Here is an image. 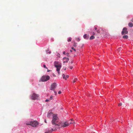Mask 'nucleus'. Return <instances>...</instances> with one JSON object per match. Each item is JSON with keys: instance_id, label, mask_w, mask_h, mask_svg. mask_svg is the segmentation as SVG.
Instances as JSON below:
<instances>
[{"instance_id": "f257e3e1", "label": "nucleus", "mask_w": 133, "mask_h": 133, "mask_svg": "<svg viewBox=\"0 0 133 133\" xmlns=\"http://www.w3.org/2000/svg\"><path fill=\"white\" fill-rule=\"evenodd\" d=\"M59 119L57 116V114H54L52 115V117L51 121V123L53 125L55 126L60 125V123H59Z\"/></svg>"}, {"instance_id": "f03ea898", "label": "nucleus", "mask_w": 133, "mask_h": 133, "mask_svg": "<svg viewBox=\"0 0 133 133\" xmlns=\"http://www.w3.org/2000/svg\"><path fill=\"white\" fill-rule=\"evenodd\" d=\"M55 66L56 68L58 74H60L59 71L61 67V64H58L57 62H55Z\"/></svg>"}, {"instance_id": "7ed1b4c3", "label": "nucleus", "mask_w": 133, "mask_h": 133, "mask_svg": "<svg viewBox=\"0 0 133 133\" xmlns=\"http://www.w3.org/2000/svg\"><path fill=\"white\" fill-rule=\"evenodd\" d=\"M50 79V77L48 75H43L41 78V80L43 82H46L49 80Z\"/></svg>"}, {"instance_id": "20e7f679", "label": "nucleus", "mask_w": 133, "mask_h": 133, "mask_svg": "<svg viewBox=\"0 0 133 133\" xmlns=\"http://www.w3.org/2000/svg\"><path fill=\"white\" fill-rule=\"evenodd\" d=\"M26 124L27 125H30L34 127H35L38 125V123L37 121H34L27 123Z\"/></svg>"}, {"instance_id": "39448f33", "label": "nucleus", "mask_w": 133, "mask_h": 133, "mask_svg": "<svg viewBox=\"0 0 133 133\" xmlns=\"http://www.w3.org/2000/svg\"><path fill=\"white\" fill-rule=\"evenodd\" d=\"M72 123L70 121L68 122H66L64 123H63L60 124L61 126L63 127H65L68 126L69 124H71Z\"/></svg>"}, {"instance_id": "423d86ee", "label": "nucleus", "mask_w": 133, "mask_h": 133, "mask_svg": "<svg viewBox=\"0 0 133 133\" xmlns=\"http://www.w3.org/2000/svg\"><path fill=\"white\" fill-rule=\"evenodd\" d=\"M39 97L38 95L35 93L33 94L31 96V98L32 99L35 100L38 99Z\"/></svg>"}, {"instance_id": "0eeeda50", "label": "nucleus", "mask_w": 133, "mask_h": 133, "mask_svg": "<svg viewBox=\"0 0 133 133\" xmlns=\"http://www.w3.org/2000/svg\"><path fill=\"white\" fill-rule=\"evenodd\" d=\"M56 85L57 84L56 83H52L51 85L50 90H54L56 88Z\"/></svg>"}, {"instance_id": "6e6552de", "label": "nucleus", "mask_w": 133, "mask_h": 133, "mask_svg": "<svg viewBox=\"0 0 133 133\" xmlns=\"http://www.w3.org/2000/svg\"><path fill=\"white\" fill-rule=\"evenodd\" d=\"M127 30V28H124L121 32L122 35H123L125 34H128V31Z\"/></svg>"}, {"instance_id": "1a4fd4ad", "label": "nucleus", "mask_w": 133, "mask_h": 133, "mask_svg": "<svg viewBox=\"0 0 133 133\" xmlns=\"http://www.w3.org/2000/svg\"><path fill=\"white\" fill-rule=\"evenodd\" d=\"M56 129L55 127H54L53 128L51 129V130H49L46 131L45 133H51V132L55 130Z\"/></svg>"}, {"instance_id": "9d476101", "label": "nucleus", "mask_w": 133, "mask_h": 133, "mask_svg": "<svg viewBox=\"0 0 133 133\" xmlns=\"http://www.w3.org/2000/svg\"><path fill=\"white\" fill-rule=\"evenodd\" d=\"M128 25L129 27H131L133 26V24L132 23L130 22L129 23Z\"/></svg>"}, {"instance_id": "9b49d317", "label": "nucleus", "mask_w": 133, "mask_h": 133, "mask_svg": "<svg viewBox=\"0 0 133 133\" xmlns=\"http://www.w3.org/2000/svg\"><path fill=\"white\" fill-rule=\"evenodd\" d=\"M52 114L51 112H50L48 113L47 115V117H49Z\"/></svg>"}, {"instance_id": "f8f14e48", "label": "nucleus", "mask_w": 133, "mask_h": 133, "mask_svg": "<svg viewBox=\"0 0 133 133\" xmlns=\"http://www.w3.org/2000/svg\"><path fill=\"white\" fill-rule=\"evenodd\" d=\"M83 37L84 39H88V37H87L86 34H84L83 36Z\"/></svg>"}, {"instance_id": "ddd939ff", "label": "nucleus", "mask_w": 133, "mask_h": 133, "mask_svg": "<svg viewBox=\"0 0 133 133\" xmlns=\"http://www.w3.org/2000/svg\"><path fill=\"white\" fill-rule=\"evenodd\" d=\"M69 59L68 58H67V59L63 62V63H67L68 62V61L69 60Z\"/></svg>"}, {"instance_id": "4468645a", "label": "nucleus", "mask_w": 133, "mask_h": 133, "mask_svg": "<svg viewBox=\"0 0 133 133\" xmlns=\"http://www.w3.org/2000/svg\"><path fill=\"white\" fill-rule=\"evenodd\" d=\"M128 37V36L127 35H124L123 36V38L127 39Z\"/></svg>"}, {"instance_id": "2eb2a0df", "label": "nucleus", "mask_w": 133, "mask_h": 133, "mask_svg": "<svg viewBox=\"0 0 133 133\" xmlns=\"http://www.w3.org/2000/svg\"><path fill=\"white\" fill-rule=\"evenodd\" d=\"M94 38H95L94 36H93L92 35V36H91L90 37V40H91V39H92Z\"/></svg>"}, {"instance_id": "dca6fc26", "label": "nucleus", "mask_w": 133, "mask_h": 133, "mask_svg": "<svg viewBox=\"0 0 133 133\" xmlns=\"http://www.w3.org/2000/svg\"><path fill=\"white\" fill-rule=\"evenodd\" d=\"M71 38L70 37L69 38L68 40V42H69L70 41H71Z\"/></svg>"}, {"instance_id": "f3484780", "label": "nucleus", "mask_w": 133, "mask_h": 133, "mask_svg": "<svg viewBox=\"0 0 133 133\" xmlns=\"http://www.w3.org/2000/svg\"><path fill=\"white\" fill-rule=\"evenodd\" d=\"M62 76H63V78L64 79H65V80H66V77H65V76L64 74H63V75H62Z\"/></svg>"}, {"instance_id": "a211bd4d", "label": "nucleus", "mask_w": 133, "mask_h": 133, "mask_svg": "<svg viewBox=\"0 0 133 133\" xmlns=\"http://www.w3.org/2000/svg\"><path fill=\"white\" fill-rule=\"evenodd\" d=\"M76 43L75 42H74V44L73 45V46L75 47H76Z\"/></svg>"}, {"instance_id": "6ab92c4d", "label": "nucleus", "mask_w": 133, "mask_h": 133, "mask_svg": "<svg viewBox=\"0 0 133 133\" xmlns=\"http://www.w3.org/2000/svg\"><path fill=\"white\" fill-rule=\"evenodd\" d=\"M77 80V79H75L73 81V83H75L76 81Z\"/></svg>"}, {"instance_id": "aec40b11", "label": "nucleus", "mask_w": 133, "mask_h": 133, "mask_svg": "<svg viewBox=\"0 0 133 133\" xmlns=\"http://www.w3.org/2000/svg\"><path fill=\"white\" fill-rule=\"evenodd\" d=\"M43 66L44 67V68L46 69H48L47 68V67H46V66L45 64H44L43 65Z\"/></svg>"}, {"instance_id": "412c9836", "label": "nucleus", "mask_w": 133, "mask_h": 133, "mask_svg": "<svg viewBox=\"0 0 133 133\" xmlns=\"http://www.w3.org/2000/svg\"><path fill=\"white\" fill-rule=\"evenodd\" d=\"M53 99V96H51L50 97V99L51 100Z\"/></svg>"}, {"instance_id": "4be33fe9", "label": "nucleus", "mask_w": 133, "mask_h": 133, "mask_svg": "<svg viewBox=\"0 0 133 133\" xmlns=\"http://www.w3.org/2000/svg\"><path fill=\"white\" fill-rule=\"evenodd\" d=\"M66 56H67L68 57H69L70 56L69 55V54L68 53H66Z\"/></svg>"}, {"instance_id": "5701e85b", "label": "nucleus", "mask_w": 133, "mask_h": 133, "mask_svg": "<svg viewBox=\"0 0 133 133\" xmlns=\"http://www.w3.org/2000/svg\"><path fill=\"white\" fill-rule=\"evenodd\" d=\"M72 49H73L75 51H76V50L75 49H74V48L73 47H72L71 48Z\"/></svg>"}, {"instance_id": "b1692460", "label": "nucleus", "mask_w": 133, "mask_h": 133, "mask_svg": "<svg viewBox=\"0 0 133 133\" xmlns=\"http://www.w3.org/2000/svg\"><path fill=\"white\" fill-rule=\"evenodd\" d=\"M122 105V103H120L119 104H118V105L119 106H121Z\"/></svg>"}, {"instance_id": "393cba45", "label": "nucleus", "mask_w": 133, "mask_h": 133, "mask_svg": "<svg viewBox=\"0 0 133 133\" xmlns=\"http://www.w3.org/2000/svg\"><path fill=\"white\" fill-rule=\"evenodd\" d=\"M67 58H66V57H64L63 58V59L64 60H65V59H66H66H67Z\"/></svg>"}, {"instance_id": "a878e982", "label": "nucleus", "mask_w": 133, "mask_h": 133, "mask_svg": "<svg viewBox=\"0 0 133 133\" xmlns=\"http://www.w3.org/2000/svg\"><path fill=\"white\" fill-rule=\"evenodd\" d=\"M78 41H79L80 40V39L79 38H78L77 40Z\"/></svg>"}, {"instance_id": "bb28decb", "label": "nucleus", "mask_w": 133, "mask_h": 133, "mask_svg": "<svg viewBox=\"0 0 133 133\" xmlns=\"http://www.w3.org/2000/svg\"><path fill=\"white\" fill-rule=\"evenodd\" d=\"M61 93V91H59L58 92V94H60Z\"/></svg>"}, {"instance_id": "cd10ccee", "label": "nucleus", "mask_w": 133, "mask_h": 133, "mask_svg": "<svg viewBox=\"0 0 133 133\" xmlns=\"http://www.w3.org/2000/svg\"><path fill=\"white\" fill-rule=\"evenodd\" d=\"M94 29H95V30H96L97 29V27L96 26H95L94 27Z\"/></svg>"}, {"instance_id": "c85d7f7f", "label": "nucleus", "mask_w": 133, "mask_h": 133, "mask_svg": "<svg viewBox=\"0 0 133 133\" xmlns=\"http://www.w3.org/2000/svg\"><path fill=\"white\" fill-rule=\"evenodd\" d=\"M97 32L98 33H99L100 32V31L99 30H97Z\"/></svg>"}, {"instance_id": "c756f323", "label": "nucleus", "mask_w": 133, "mask_h": 133, "mask_svg": "<svg viewBox=\"0 0 133 133\" xmlns=\"http://www.w3.org/2000/svg\"><path fill=\"white\" fill-rule=\"evenodd\" d=\"M49 101V99H46V100H45V101L46 102H48V101Z\"/></svg>"}, {"instance_id": "7c9ffc66", "label": "nucleus", "mask_w": 133, "mask_h": 133, "mask_svg": "<svg viewBox=\"0 0 133 133\" xmlns=\"http://www.w3.org/2000/svg\"><path fill=\"white\" fill-rule=\"evenodd\" d=\"M70 69H72V68H73V67L72 66H70Z\"/></svg>"}, {"instance_id": "2f4dec72", "label": "nucleus", "mask_w": 133, "mask_h": 133, "mask_svg": "<svg viewBox=\"0 0 133 133\" xmlns=\"http://www.w3.org/2000/svg\"><path fill=\"white\" fill-rule=\"evenodd\" d=\"M54 93H55V95H56L57 94V92L56 91H54Z\"/></svg>"}, {"instance_id": "473e14b6", "label": "nucleus", "mask_w": 133, "mask_h": 133, "mask_svg": "<svg viewBox=\"0 0 133 133\" xmlns=\"http://www.w3.org/2000/svg\"><path fill=\"white\" fill-rule=\"evenodd\" d=\"M63 54L64 55L65 54V51H63Z\"/></svg>"}, {"instance_id": "72a5a7b5", "label": "nucleus", "mask_w": 133, "mask_h": 133, "mask_svg": "<svg viewBox=\"0 0 133 133\" xmlns=\"http://www.w3.org/2000/svg\"><path fill=\"white\" fill-rule=\"evenodd\" d=\"M57 56H60V55L59 54H57Z\"/></svg>"}, {"instance_id": "f704fd0d", "label": "nucleus", "mask_w": 133, "mask_h": 133, "mask_svg": "<svg viewBox=\"0 0 133 133\" xmlns=\"http://www.w3.org/2000/svg\"><path fill=\"white\" fill-rule=\"evenodd\" d=\"M50 71H50V70H47V72H50Z\"/></svg>"}, {"instance_id": "c9c22d12", "label": "nucleus", "mask_w": 133, "mask_h": 133, "mask_svg": "<svg viewBox=\"0 0 133 133\" xmlns=\"http://www.w3.org/2000/svg\"><path fill=\"white\" fill-rule=\"evenodd\" d=\"M66 78H68V77H69V76H68V75H66Z\"/></svg>"}, {"instance_id": "e433bc0d", "label": "nucleus", "mask_w": 133, "mask_h": 133, "mask_svg": "<svg viewBox=\"0 0 133 133\" xmlns=\"http://www.w3.org/2000/svg\"><path fill=\"white\" fill-rule=\"evenodd\" d=\"M45 122L46 123V119H45Z\"/></svg>"}, {"instance_id": "4c0bfd02", "label": "nucleus", "mask_w": 133, "mask_h": 133, "mask_svg": "<svg viewBox=\"0 0 133 133\" xmlns=\"http://www.w3.org/2000/svg\"><path fill=\"white\" fill-rule=\"evenodd\" d=\"M131 21L133 22V18L131 19Z\"/></svg>"}, {"instance_id": "58836bf2", "label": "nucleus", "mask_w": 133, "mask_h": 133, "mask_svg": "<svg viewBox=\"0 0 133 133\" xmlns=\"http://www.w3.org/2000/svg\"><path fill=\"white\" fill-rule=\"evenodd\" d=\"M118 121V120H117H117H115V122H117V121Z\"/></svg>"}, {"instance_id": "ea45409f", "label": "nucleus", "mask_w": 133, "mask_h": 133, "mask_svg": "<svg viewBox=\"0 0 133 133\" xmlns=\"http://www.w3.org/2000/svg\"><path fill=\"white\" fill-rule=\"evenodd\" d=\"M51 53V51H50L49 52V54H50Z\"/></svg>"}, {"instance_id": "a19ab883", "label": "nucleus", "mask_w": 133, "mask_h": 133, "mask_svg": "<svg viewBox=\"0 0 133 133\" xmlns=\"http://www.w3.org/2000/svg\"><path fill=\"white\" fill-rule=\"evenodd\" d=\"M70 52H72V50H70Z\"/></svg>"}, {"instance_id": "79ce46f5", "label": "nucleus", "mask_w": 133, "mask_h": 133, "mask_svg": "<svg viewBox=\"0 0 133 133\" xmlns=\"http://www.w3.org/2000/svg\"><path fill=\"white\" fill-rule=\"evenodd\" d=\"M121 48H119V50H120V49H121Z\"/></svg>"}, {"instance_id": "37998d69", "label": "nucleus", "mask_w": 133, "mask_h": 133, "mask_svg": "<svg viewBox=\"0 0 133 133\" xmlns=\"http://www.w3.org/2000/svg\"><path fill=\"white\" fill-rule=\"evenodd\" d=\"M95 34V33H94L93 35H94Z\"/></svg>"}, {"instance_id": "c03bdc74", "label": "nucleus", "mask_w": 133, "mask_h": 133, "mask_svg": "<svg viewBox=\"0 0 133 133\" xmlns=\"http://www.w3.org/2000/svg\"><path fill=\"white\" fill-rule=\"evenodd\" d=\"M72 120V119H71V120Z\"/></svg>"}, {"instance_id": "a18cd8bd", "label": "nucleus", "mask_w": 133, "mask_h": 133, "mask_svg": "<svg viewBox=\"0 0 133 133\" xmlns=\"http://www.w3.org/2000/svg\"><path fill=\"white\" fill-rule=\"evenodd\" d=\"M72 62H71V63H72Z\"/></svg>"}, {"instance_id": "49530a36", "label": "nucleus", "mask_w": 133, "mask_h": 133, "mask_svg": "<svg viewBox=\"0 0 133 133\" xmlns=\"http://www.w3.org/2000/svg\"><path fill=\"white\" fill-rule=\"evenodd\" d=\"M95 133V132H94V133Z\"/></svg>"}]
</instances>
